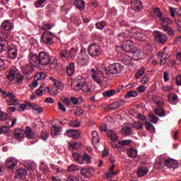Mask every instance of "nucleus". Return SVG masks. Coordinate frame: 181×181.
I'll use <instances>...</instances> for the list:
<instances>
[{
	"instance_id": "nucleus-1",
	"label": "nucleus",
	"mask_w": 181,
	"mask_h": 181,
	"mask_svg": "<svg viewBox=\"0 0 181 181\" xmlns=\"http://www.w3.org/2000/svg\"><path fill=\"white\" fill-rule=\"evenodd\" d=\"M100 74H101L103 78H107V77H108V70H107V67L101 64L97 65V70L94 69L90 70L91 78L95 83H97V84H101V83H103V81L100 77Z\"/></svg>"
},
{
	"instance_id": "nucleus-2",
	"label": "nucleus",
	"mask_w": 181,
	"mask_h": 181,
	"mask_svg": "<svg viewBox=\"0 0 181 181\" xmlns=\"http://www.w3.org/2000/svg\"><path fill=\"white\" fill-rule=\"evenodd\" d=\"M26 135L28 139H36L37 134L33 133L30 127H26L25 130L23 129H17L14 131V136L17 141H22Z\"/></svg>"
},
{
	"instance_id": "nucleus-3",
	"label": "nucleus",
	"mask_w": 181,
	"mask_h": 181,
	"mask_svg": "<svg viewBox=\"0 0 181 181\" xmlns=\"http://www.w3.org/2000/svg\"><path fill=\"white\" fill-rule=\"evenodd\" d=\"M164 165L174 175H177L178 173H181V167H179L177 160L173 158H168L164 160Z\"/></svg>"
},
{
	"instance_id": "nucleus-4",
	"label": "nucleus",
	"mask_w": 181,
	"mask_h": 181,
	"mask_svg": "<svg viewBox=\"0 0 181 181\" xmlns=\"http://www.w3.org/2000/svg\"><path fill=\"white\" fill-rule=\"evenodd\" d=\"M0 93L2 94L4 98H8L9 100H6V103L7 105H14L16 106L19 104L18 99H16V96L11 92L7 93L6 91L0 88Z\"/></svg>"
},
{
	"instance_id": "nucleus-5",
	"label": "nucleus",
	"mask_w": 181,
	"mask_h": 181,
	"mask_svg": "<svg viewBox=\"0 0 181 181\" xmlns=\"http://www.w3.org/2000/svg\"><path fill=\"white\" fill-rule=\"evenodd\" d=\"M76 63L78 66H87L90 63V58L87 55L86 50H81V53L76 59Z\"/></svg>"
},
{
	"instance_id": "nucleus-6",
	"label": "nucleus",
	"mask_w": 181,
	"mask_h": 181,
	"mask_svg": "<svg viewBox=\"0 0 181 181\" xmlns=\"http://www.w3.org/2000/svg\"><path fill=\"white\" fill-rule=\"evenodd\" d=\"M108 69L110 74H121L124 71V65L120 63L111 64Z\"/></svg>"
},
{
	"instance_id": "nucleus-7",
	"label": "nucleus",
	"mask_w": 181,
	"mask_h": 181,
	"mask_svg": "<svg viewBox=\"0 0 181 181\" xmlns=\"http://www.w3.org/2000/svg\"><path fill=\"white\" fill-rule=\"evenodd\" d=\"M50 63V56L46 52L39 53V66H47Z\"/></svg>"
},
{
	"instance_id": "nucleus-8",
	"label": "nucleus",
	"mask_w": 181,
	"mask_h": 181,
	"mask_svg": "<svg viewBox=\"0 0 181 181\" xmlns=\"http://www.w3.org/2000/svg\"><path fill=\"white\" fill-rule=\"evenodd\" d=\"M88 52L90 57H97V56H100V46L97 45V44H92L89 45L88 48Z\"/></svg>"
},
{
	"instance_id": "nucleus-9",
	"label": "nucleus",
	"mask_w": 181,
	"mask_h": 181,
	"mask_svg": "<svg viewBox=\"0 0 181 181\" xmlns=\"http://www.w3.org/2000/svg\"><path fill=\"white\" fill-rule=\"evenodd\" d=\"M54 35L52 32H45L42 34V40L47 46H52L53 45V37Z\"/></svg>"
},
{
	"instance_id": "nucleus-10",
	"label": "nucleus",
	"mask_w": 181,
	"mask_h": 181,
	"mask_svg": "<svg viewBox=\"0 0 181 181\" xmlns=\"http://www.w3.org/2000/svg\"><path fill=\"white\" fill-rule=\"evenodd\" d=\"M17 165L18 160L15 157H8L6 159L4 166L7 168V170H13Z\"/></svg>"
},
{
	"instance_id": "nucleus-11",
	"label": "nucleus",
	"mask_w": 181,
	"mask_h": 181,
	"mask_svg": "<svg viewBox=\"0 0 181 181\" xmlns=\"http://www.w3.org/2000/svg\"><path fill=\"white\" fill-rule=\"evenodd\" d=\"M71 88L74 91H80L82 90L83 86H84V80L76 78L75 81L71 83Z\"/></svg>"
},
{
	"instance_id": "nucleus-12",
	"label": "nucleus",
	"mask_w": 181,
	"mask_h": 181,
	"mask_svg": "<svg viewBox=\"0 0 181 181\" xmlns=\"http://www.w3.org/2000/svg\"><path fill=\"white\" fill-rule=\"evenodd\" d=\"M154 37L157 43H165L168 40V35L160 31L156 32Z\"/></svg>"
},
{
	"instance_id": "nucleus-13",
	"label": "nucleus",
	"mask_w": 181,
	"mask_h": 181,
	"mask_svg": "<svg viewBox=\"0 0 181 181\" xmlns=\"http://www.w3.org/2000/svg\"><path fill=\"white\" fill-rule=\"evenodd\" d=\"M28 60L35 67H39V54L30 52L28 55Z\"/></svg>"
},
{
	"instance_id": "nucleus-14",
	"label": "nucleus",
	"mask_w": 181,
	"mask_h": 181,
	"mask_svg": "<svg viewBox=\"0 0 181 181\" xmlns=\"http://www.w3.org/2000/svg\"><path fill=\"white\" fill-rule=\"evenodd\" d=\"M123 50L127 53H131L134 50V42L129 40H125L123 42Z\"/></svg>"
},
{
	"instance_id": "nucleus-15",
	"label": "nucleus",
	"mask_w": 181,
	"mask_h": 181,
	"mask_svg": "<svg viewBox=\"0 0 181 181\" xmlns=\"http://www.w3.org/2000/svg\"><path fill=\"white\" fill-rule=\"evenodd\" d=\"M92 144L96 149L100 146V136L96 131L92 132Z\"/></svg>"
},
{
	"instance_id": "nucleus-16",
	"label": "nucleus",
	"mask_w": 181,
	"mask_h": 181,
	"mask_svg": "<svg viewBox=\"0 0 181 181\" xmlns=\"http://www.w3.org/2000/svg\"><path fill=\"white\" fill-rule=\"evenodd\" d=\"M142 2L139 0H133L132 1V9L135 11L136 12H139V11H142Z\"/></svg>"
},
{
	"instance_id": "nucleus-17",
	"label": "nucleus",
	"mask_w": 181,
	"mask_h": 181,
	"mask_svg": "<svg viewBox=\"0 0 181 181\" xmlns=\"http://www.w3.org/2000/svg\"><path fill=\"white\" fill-rule=\"evenodd\" d=\"M7 53L9 59H11L12 60H14V59L18 57V49H16V47L9 48Z\"/></svg>"
},
{
	"instance_id": "nucleus-18",
	"label": "nucleus",
	"mask_w": 181,
	"mask_h": 181,
	"mask_svg": "<svg viewBox=\"0 0 181 181\" xmlns=\"http://www.w3.org/2000/svg\"><path fill=\"white\" fill-rule=\"evenodd\" d=\"M26 175H28L26 170L23 168H19L16 173V179H25L26 177Z\"/></svg>"
},
{
	"instance_id": "nucleus-19",
	"label": "nucleus",
	"mask_w": 181,
	"mask_h": 181,
	"mask_svg": "<svg viewBox=\"0 0 181 181\" xmlns=\"http://www.w3.org/2000/svg\"><path fill=\"white\" fill-rule=\"evenodd\" d=\"M51 135L53 138H57L58 135H60L62 132V127L56 125H53L51 128Z\"/></svg>"
},
{
	"instance_id": "nucleus-20",
	"label": "nucleus",
	"mask_w": 181,
	"mask_h": 181,
	"mask_svg": "<svg viewBox=\"0 0 181 181\" xmlns=\"http://www.w3.org/2000/svg\"><path fill=\"white\" fill-rule=\"evenodd\" d=\"M161 28L163 30H164V32H166L168 36H171V37H173V36H175V30H173V28H172V27L161 24Z\"/></svg>"
},
{
	"instance_id": "nucleus-21",
	"label": "nucleus",
	"mask_w": 181,
	"mask_h": 181,
	"mask_svg": "<svg viewBox=\"0 0 181 181\" xmlns=\"http://www.w3.org/2000/svg\"><path fill=\"white\" fill-rule=\"evenodd\" d=\"M74 73H76V66L74 63L70 62L66 66V74H68V76H73Z\"/></svg>"
},
{
	"instance_id": "nucleus-22",
	"label": "nucleus",
	"mask_w": 181,
	"mask_h": 181,
	"mask_svg": "<svg viewBox=\"0 0 181 181\" xmlns=\"http://www.w3.org/2000/svg\"><path fill=\"white\" fill-rule=\"evenodd\" d=\"M81 175L82 179H89L91 177V169L90 168H83L81 170Z\"/></svg>"
},
{
	"instance_id": "nucleus-23",
	"label": "nucleus",
	"mask_w": 181,
	"mask_h": 181,
	"mask_svg": "<svg viewBox=\"0 0 181 181\" xmlns=\"http://www.w3.org/2000/svg\"><path fill=\"white\" fill-rule=\"evenodd\" d=\"M66 135L71 138H78V136H80V132H78V130L70 129L67 131Z\"/></svg>"
},
{
	"instance_id": "nucleus-24",
	"label": "nucleus",
	"mask_w": 181,
	"mask_h": 181,
	"mask_svg": "<svg viewBox=\"0 0 181 181\" xmlns=\"http://www.w3.org/2000/svg\"><path fill=\"white\" fill-rule=\"evenodd\" d=\"M28 105L35 114H42L43 112V108L37 105L30 103Z\"/></svg>"
},
{
	"instance_id": "nucleus-25",
	"label": "nucleus",
	"mask_w": 181,
	"mask_h": 181,
	"mask_svg": "<svg viewBox=\"0 0 181 181\" xmlns=\"http://www.w3.org/2000/svg\"><path fill=\"white\" fill-rule=\"evenodd\" d=\"M134 36L135 39H137V40H139L140 42H145V40H146V35L141 31L136 32Z\"/></svg>"
},
{
	"instance_id": "nucleus-26",
	"label": "nucleus",
	"mask_w": 181,
	"mask_h": 181,
	"mask_svg": "<svg viewBox=\"0 0 181 181\" xmlns=\"http://www.w3.org/2000/svg\"><path fill=\"white\" fill-rule=\"evenodd\" d=\"M1 28L4 30H6L7 32H9V30H12V23H11V22L8 21H5L1 23Z\"/></svg>"
},
{
	"instance_id": "nucleus-27",
	"label": "nucleus",
	"mask_w": 181,
	"mask_h": 181,
	"mask_svg": "<svg viewBox=\"0 0 181 181\" xmlns=\"http://www.w3.org/2000/svg\"><path fill=\"white\" fill-rule=\"evenodd\" d=\"M148 172H149V170L146 167H140L137 170V176L142 177V176H145Z\"/></svg>"
},
{
	"instance_id": "nucleus-28",
	"label": "nucleus",
	"mask_w": 181,
	"mask_h": 181,
	"mask_svg": "<svg viewBox=\"0 0 181 181\" xmlns=\"http://www.w3.org/2000/svg\"><path fill=\"white\" fill-rule=\"evenodd\" d=\"M74 5L79 11H83V9L86 8V2H84L83 0H76Z\"/></svg>"
},
{
	"instance_id": "nucleus-29",
	"label": "nucleus",
	"mask_w": 181,
	"mask_h": 181,
	"mask_svg": "<svg viewBox=\"0 0 181 181\" xmlns=\"http://www.w3.org/2000/svg\"><path fill=\"white\" fill-rule=\"evenodd\" d=\"M132 132V129L129 127V123H126L124 127L122 129V134L128 136Z\"/></svg>"
},
{
	"instance_id": "nucleus-30",
	"label": "nucleus",
	"mask_w": 181,
	"mask_h": 181,
	"mask_svg": "<svg viewBox=\"0 0 181 181\" xmlns=\"http://www.w3.org/2000/svg\"><path fill=\"white\" fill-rule=\"evenodd\" d=\"M130 54L132 56V59H134V60H139V59H142V54L139 49L133 51Z\"/></svg>"
},
{
	"instance_id": "nucleus-31",
	"label": "nucleus",
	"mask_w": 181,
	"mask_h": 181,
	"mask_svg": "<svg viewBox=\"0 0 181 181\" xmlns=\"http://www.w3.org/2000/svg\"><path fill=\"white\" fill-rule=\"evenodd\" d=\"M122 61L127 66H131V64H132V58L128 54L122 56Z\"/></svg>"
},
{
	"instance_id": "nucleus-32",
	"label": "nucleus",
	"mask_w": 181,
	"mask_h": 181,
	"mask_svg": "<svg viewBox=\"0 0 181 181\" xmlns=\"http://www.w3.org/2000/svg\"><path fill=\"white\" fill-rule=\"evenodd\" d=\"M59 55L62 60H66V59H69V51H67L66 49H62Z\"/></svg>"
},
{
	"instance_id": "nucleus-33",
	"label": "nucleus",
	"mask_w": 181,
	"mask_h": 181,
	"mask_svg": "<svg viewBox=\"0 0 181 181\" xmlns=\"http://www.w3.org/2000/svg\"><path fill=\"white\" fill-rule=\"evenodd\" d=\"M151 13L153 16H156V18H160L162 16V12H160V10L159 8H153L151 11Z\"/></svg>"
},
{
	"instance_id": "nucleus-34",
	"label": "nucleus",
	"mask_w": 181,
	"mask_h": 181,
	"mask_svg": "<svg viewBox=\"0 0 181 181\" xmlns=\"http://www.w3.org/2000/svg\"><path fill=\"white\" fill-rule=\"evenodd\" d=\"M14 81L16 84H22L23 83V76L21 73H17L15 76Z\"/></svg>"
},
{
	"instance_id": "nucleus-35",
	"label": "nucleus",
	"mask_w": 181,
	"mask_h": 181,
	"mask_svg": "<svg viewBox=\"0 0 181 181\" xmlns=\"http://www.w3.org/2000/svg\"><path fill=\"white\" fill-rule=\"evenodd\" d=\"M72 156L74 160H76L78 163H80V165H83V156H81V155L76 153H74L72 154Z\"/></svg>"
},
{
	"instance_id": "nucleus-36",
	"label": "nucleus",
	"mask_w": 181,
	"mask_h": 181,
	"mask_svg": "<svg viewBox=\"0 0 181 181\" xmlns=\"http://www.w3.org/2000/svg\"><path fill=\"white\" fill-rule=\"evenodd\" d=\"M145 128L147 131H149V132H155V127H153V124H151L149 122H146L144 123Z\"/></svg>"
},
{
	"instance_id": "nucleus-37",
	"label": "nucleus",
	"mask_w": 181,
	"mask_h": 181,
	"mask_svg": "<svg viewBox=\"0 0 181 181\" xmlns=\"http://www.w3.org/2000/svg\"><path fill=\"white\" fill-rule=\"evenodd\" d=\"M9 36V31H6L2 28L0 29V40H4Z\"/></svg>"
},
{
	"instance_id": "nucleus-38",
	"label": "nucleus",
	"mask_w": 181,
	"mask_h": 181,
	"mask_svg": "<svg viewBox=\"0 0 181 181\" xmlns=\"http://www.w3.org/2000/svg\"><path fill=\"white\" fill-rule=\"evenodd\" d=\"M8 47V42L6 40L0 41V52H5Z\"/></svg>"
},
{
	"instance_id": "nucleus-39",
	"label": "nucleus",
	"mask_w": 181,
	"mask_h": 181,
	"mask_svg": "<svg viewBox=\"0 0 181 181\" xmlns=\"http://www.w3.org/2000/svg\"><path fill=\"white\" fill-rule=\"evenodd\" d=\"M78 52V50L76 48H71V49L69 51H68V54L69 56V59H74V57H76V56H77V52Z\"/></svg>"
},
{
	"instance_id": "nucleus-40",
	"label": "nucleus",
	"mask_w": 181,
	"mask_h": 181,
	"mask_svg": "<svg viewBox=\"0 0 181 181\" xmlns=\"http://www.w3.org/2000/svg\"><path fill=\"white\" fill-rule=\"evenodd\" d=\"M127 155L129 158H136V156H138V151L134 148H130L127 151Z\"/></svg>"
},
{
	"instance_id": "nucleus-41",
	"label": "nucleus",
	"mask_w": 181,
	"mask_h": 181,
	"mask_svg": "<svg viewBox=\"0 0 181 181\" xmlns=\"http://www.w3.org/2000/svg\"><path fill=\"white\" fill-rule=\"evenodd\" d=\"M71 103L73 105H78V103H83V98L71 97Z\"/></svg>"
},
{
	"instance_id": "nucleus-42",
	"label": "nucleus",
	"mask_w": 181,
	"mask_h": 181,
	"mask_svg": "<svg viewBox=\"0 0 181 181\" xmlns=\"http://www.w3.org/2000/svg\"><path fill=\"white\" fill-rule=\"evenodd\" d=\"M16 76V71L13 69L10 70L8 74L7 75V78L9 81H13L15 80V76Z\"/></svg>"
},
{
	"instance_id": "nucleus-43",
	"label": "nucleus",
	"mask_w": 181,
	"mask_h": 181,
	"mask_svg": "<svg viewBox=\"0 0 181 181\" xmlns=\"http://www.w3.org/2000/svg\"><path fill=\"white\" fill-rule=\"evenodd\" d=\"M115 95V90H106L103 93V95L105 98H110V97H112V95Z\"/></svg>"
},
{
	"instance_id": "nucleus-44",
	"label": "nucleus",
	"mask_w": 181,
	"mask_h": 181,
	"mask_svg": "<svg viewBox=\"0 0 181 181\" xmlns=\"http://www.w3.org/2000/svg\"><path fill=\"white\" fill-rule=\"evenodd\" d=\"M48 64H49V68L51 69H56V67H57V60L55 58H50Z\"/></svg>"
},
{
	"instance_id": "nucleus-45",
	"label": "nucleus",
	"mask_w": 181,
	"mask_h": 181,
	"mask_svg": "<svg viewBox=\"0 0 181 181\" xmlns=\"http://www.w3.org/2000/svg\"><path fill=\"white\" fill-rule=\"evenodd\" d=\"M154 112L158 117H165V110H163V108H162V107H158V108L154 110Z\"/></svg>"
},
{
	"instance_id": "nucleus-46",
	"label": "nucleus",
	"mask_w": 181,
	"mask_h": 181,
	"mask_svg": "<svg viewBox=\"0 0 181 181\" xmlns=\"http://www.w3.org/2000/svg\"><path fill=\"white\" fill-rule=\"evenodd\" d=\"M25 166L26 169H28V170H33V169H35L36 168V163H32V162H26L25 163Z\"/></svg>"
},
{
	"instance_id": "nucleus-47",
	"label": "nucleus",
	"mask_w": 181,
	"mask_h": 181,
	"mask_svg": "<svg viewBox=\"0 0 181 181\" xmlns=\"http://www.w3.org/2000/svg\"><path fill=\"white\" fill-rule=\"evenodd\" d=\"M153 101L157 104L158 105H163V98H162L161 97H158V96H154L153 98Z\"/></svg>"
},
{
	"instance_id": "nucleus-48",
	"label": "nucleus",
	"mask_w": 181,
	"mask_h": 181,
	"mask_svg": "<svg viewBox=\"0 0 181 181\" xmlns=\"http://www.w3.org/2000/svg\"><path fill=\"white\" fill-rule=\"evenodd\" d=\"M168 101L173 104L174 103H176L177 101V95L173 94V93H169L168 95Z\"/></svg>"
},
{
	"instance_id": "nucleus-49",
	"label": "nucleus",
	"mask_w": 181,
	"mask_h": 181,
	"mask_svg": "<svg viewBox=\"0 0 181 181\" xmlns=\"http://www.w3.org/2000/svg\"><path fill=\"white\" fill-rule=\"evenodd\" d=\"M29 103H22V104H20L17 106V110L19 112H22V111H24L25 110H26V108H28V107H29Z\"/></svg>"
},
{
	"instance_id": "nucleus-50",
	"label": "nucleus",
	"mask_w": 181,
	"mask_h": 181,
	"mask_svg": "<svg viewBox=\"0 0 181 181\" xmlns=\"http://www.w3.org/2000/svg\"><path fill=\"white\" fill-rule=\"evenodd\" d=\"M105 21H98L95 24L96 29H99L100 30H102V29H104L106 26Z\"/></svg>"
},
{
	"instance_id": "nucleus-51",
	"label": "nucleus",
	"mask_w": 181,
	"mask_h": 181,
	"mask_svg": "<svg viewBox=\"0 0 181 181\" xmlns=\"http://www.w3.org/2000/svg\"><path fill=\"white\" fill-rule=\"evenodd\" d=\"M46 74L44 72L37 73L35 76V80H44L46 78Z\"/></svg>"
},
{
	"instance_id": "nucleus-52",
	"label": "nucleus",
	"mask_w": 181,
	"mask_h": 181,
	"mask_svg": "<svg viewBox=\"0 0 181 181\" xmlns=\"http://www.w3.org/2000/svg\"><path fill=\"white\" fill-rule=\"evenodd\" d=\"M69 125L72 128H77V127H80V122L77 119L71 120L69 122Z\"/></svg>"
},
{
	"instance_id": "nucleus-53",
	"label": "nucleus",
	"mask_w": 181,
	"mask_h": 181,
	"mask_svg": "<svg viewBox=\"0 0 181 181\" xmlns=\"http://www.w3.org/2000/svg\"><path fill=\"white\" fill-rule=\"evenodd\" d=\"M54 87L57 88V90H64V84H63V83L57 81L54 83Z\"/></svg>"
},
{
	"instance_id": "nucleus-54",
	"label": "nucleus",
	"mask_w": 181,
	"mask_h": 181,
	"mask_svg": "<svg viewBox=\"0 0 181 181\" xmlns=\"http://www.w3.org/2000/svg\"><path fill=\"white\" fill-rule=\"evenodd\" d=\"M144 73H145V68L141 67L140 69L137 71L135 75V78L136 79L139 78L140 77H142L144 76Z\"/></svg>"
},
{
	"instance_id": "nucleus-55",
	"label": "nucleus",
	"mask_w": 181,
	"mask_h": 181,
	"mask_svg": "<svg viewBox=\"0 0 181 181\" xmlns=\"http://www.w3.org/2000/svg\"><path fill=\"white\" fill-rule=\"evenodd\" d=\"M132 142V140L131 139L122 140V141H119V145H120V146H127L128 145H130Z\"/></svg>"
},
{
	"instance_id": "nucleus-56",
	"label": "nucleus",
	"mask_w": 181,
	"mask_h": 181,
	"mask_svg": "<svg viewBox=\"0 0 181 181\" xmlns=\"http://www.w3.org/2000/svg\"><path fill=\"white\" fill-rule=\"evenodd\" d=\"M43 91H49V87H46V89L43 86L40 87V89L37 90V95L40 97L43 94Z\"/></svg>"
},
{
	"instance_id": "nucleus-57",
	"label": "nucleus",
	"mask_w": 181,
	"mask_h": 181,
	"mask_svg": "<svg viewBox=\"0 0 181 181\" xmlns=\"http://www.w3.org/2000/svg\"><path fill=\"white\" fill-rule=\"evenodd\" d=\"M159 19L162 23H168V25H172V21L168 17H162L161 16Z\"/></svg>"
},
{
	"instance_id": "nucleus-58",
	"label": "nucleus",
	"mask_w": 181,
	"mask_h": 181,
	"mask_svg": "<svg viewBox=\"0 0 181 181\" xmlns=\"http://www.w3.org/2000/svg\"><path fill=\"white\" fill-rule=\"evenodd\" d=\"M85 93H90V84L86 83V81H83V85L82 86V89Z\"/></svg>"
},
{
	"instance_id": "nucleus-59",
	"label": "nucleus",
	"mask_w": 181,
	"mask_h": 181,
	"mask_svg": "<svg viewBox=\"0 0 181 181\" xmlns=\"http://www.w3.org/2000/svg\"><path fill=\"white\" fill-rule=\"evenodd\" d=\"M136 95H138V93H136V91L131 90V91L127 92V93L126 95V98H132V97H136Z\"/></svg>"
},
{
	"instance_id": "nucleus-60",
	"label": "nucleus",
	"mask_w": 181,
	"mask_h": 181,
	"mask_svg": "<svg viewBox=\"0 0 181 181\" xmlns=\"http://www.w3.org/2000/svg\"><path fill=\"white\" fill-rule=\"evenodd\" d=\"M133 128H135L136 129H142V128H144V124L139 122H134L133 124Z\"/></svg>"
},
{
	"instance_id": "nucleus-61",
	"label": "nucleus",
	"mask_w": 181,
	"mask_h": 181,
	"mask_svg": "<svg viewBox=\"0 0 181 181\" xmlns=\"http://www.w3.org/2000/svg\"><path fill=\"white\" fill-rule=\"evenodd\" d=\"M69 172H76V170H78V166L72 164L68 167Z\"/></svg>"
},
{
	"instance_id": "nucleus-62",
	"label": "nucleus",
	"mask_w": 181,
	"mask_h": 181,
	"mask_svg": "<svg viewBox=\"0 0 181 181\" xmlns=\"http://www.w3.org/2000/svg\"><path fill=\"white\" fill-rule=\"evenodd\" d=\"M148 117L150 118V121L153 122V124H156V122H158V117L155 116V115L151 114L148 115Z\"/></svg>"
},
{
	"instance_id": "nucleus-63",
	"label": "nucleus",
	"mask_w": 181,
	"mask_h": 181,
	"mask_svg": "<svg viewBox=\"0 0 181 181\" xmlns=\"http://www.w3.org/2000/svg\"><path fill=\"white\" fill-rule=\"evenodd\" d=\"M30 70L31 68L29 66V65H27L26 66L23 67V71L24 74H30Z\"/></svg>"
},
{
	"instance_id": "nucleus-64",
	"label": "nucleus",
	"mask_w": 181,
	"mask_h": 181,
	"mask_svg": "<svg viewBox=\"0 0 181 181\" xmlns=\"http://www.w3.org/2000/svg\"><path fill=\"white\" fill-rule=\"evenodd\" d=\"M66 181H80V180H78V177L74 175H71L66 178Z\"/></svg>"
}]
</instances>
